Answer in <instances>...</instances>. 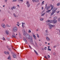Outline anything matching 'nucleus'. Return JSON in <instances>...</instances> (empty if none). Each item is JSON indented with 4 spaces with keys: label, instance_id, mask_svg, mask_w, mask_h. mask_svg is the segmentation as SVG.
I'll use <instances>...</instances> for the list:
<instances>
[{
    "label": "nucleus",
    "instance_id": "1",
    "mask_svg": "<svg viewBox=\"0 0 60 60\" xmlns=\"http://www.w3.org/2000/svg\"><path fill=\"white\" fill-rule=\"evenodd\" d=\"M57 9V8H54L52 10V12L51 14V16H52L53 14L55 13L56 10Z\"/></svg>",
    "mask_w": 60,
    "mask_h": 60
},
{
    "label": "nucleus",
    "instance_id": "2",
    "mask_svg": "<svg viewBox=\"0 0 60 60\" xmlns=\"http://www.w3.org/2000/svg\"><path fill=\"white\" fill-rule=\"evenodd\" d=\"M51 9L50 10H47L46 11V13H49L52 10V9H53V8H54V6H53L52 5H51Z\"/></svg>",
    "mask_w": 60,
    "mask_h": 60
},
{
    "label": "nucleus",
    "instance_id": "3",
    "mask_svg": "<svg viewBox=\"0 0 60 60\" xmlns=\"http://www.w3.org/2000/svg\"><path fill=\"white\" fill-rule=\"evenodd\" d=\"M25 35L26 39H28V40L30 39V36L29 35H28V34H26Z\"/></svg>",
    "mask_w": 60,
    "mask_h": 60
},
{
    "label": "nucleus",
    "instance_id": "4",
    "mask_svg": "<svg viewBox=\"0 0 60 60\" xmlns=\"http://www.w3.org/2000/svg\"><path fill=\"white\" fill-rule=\"evenodd\" d=\"M26 4H27V6L28 7H29L30 6V4L29 3V1H26Z\"/></svg>",
    "mask_w": 60,
    "mask_h": 60
},
{
    "label": "nucleus",
    "instance_id": "5",
    "mask_svg": "<svg viewBox=\"0 0 60 60\" xmlns=\"http://www.w3.org/2000/svg\"><path fill=\"white\" fill-rule=\"evenodd\" d=\"M13 30L15 32H16L18 30V29L16 27H15L13 28Z\"/></svg>",
    "mask_w": 60,
    "mask_h": 60
},
{
    "label": "nucleus",
    "instance_id": "6",
    "mask_svg": "<svg viewBox=\"0 0 60 60\" xmlns=\"http://www.w3.org/2000/svg\"><path fill=\"white\" fill-rule=\"evenodd\" d=\"M1 26L3 28H5V24L4 23H2L1 25Z\"/></svg>",
    "mask_w": 60,
    "mask_h": 60
},
{
    "label": "nucleus",
    "instance_id": "7",
    "mask_svg": "<svg viewBox=\"0 0 60 60\" xmlns=\"http://www.w3.org/2000/svg\"><path fill=\"white\" fill-rule=\"evenodd\" d=\"M30 41L31 43H33V37H31L30 39Z\"/></svg>",
    "mask_w": 60,
    "mask_h": 60
},
{
    "label": "nucleus",
    "instance_id": "8",
    "mask_svg": "<svg viewBox=\"0 0 60 60\" xmlns=\"http://www.w3.org/2000/svg\"><path fill=\"white\" fill-rule=\"evenodd\" d=\"M4 54H6L7 55L9 54V52L4 51Z\"/></svg>",
    "mask_w": 60,
    "mask_h": 60
},
{
    "label": "nucleus",
    "instance_id": "9",
    "mask_svg": "<svg viewBox=\"0 0 60 60\" xmlns=\"http://www.w3.org/2000/svg\"><path fill=\"white\" fill-rule=\"evenodd\" d=\"M49 29H52V26H51V24H49Z\"/></svg>",
    "mask_w": 60,
    "mask_h": 60
},
{
    "label": "nucleus",
    "instance_id": "10",
    "mask_svg": "<svg viewBox=\"0 0 60 60\" xmlns=\"http://www.w3.org/2000/svg\"><path fill=\"white\" fill-rule=\"evenodd\" d=\"M23 40L27 44V41L26 40V39L25 38H23Z\"/></svg>",
    "mask_w": 60,
    "mask_h": 60
},
{
    "label": "nucleus",
    "instance_id": "11",
    "mask_svg": "<svg viewBox=\"0 0 60 60\" xmlns=\"http://www.w3.org/2000/svg\"><path fill=\"white\" fill-rule=\"evenodd\" d=\"M46 40H47L48 41H49L50 40V39H49V38L47 36L46 37Z\"/></svg>",
    "mask_w": 60,
    "mask_h": 60
},
{
    "label": "nucleus",
    "instance_id": "12",
    "mask_svg": "<svg viewBox=\"0 0 60 60\" xmlns=\"http://www.w3.org/2000/svg\"><path fill=\"white\" fill-rule=\"evenodd\" d=\"M13 15L14 16L15 18H17L18 17V16L16 15L15 13H14L13 14Z\"/></svg>",
    "mask_w": 60,
    "mask_h": 60
},
{
    "label": "nucleus",
    "instance_id": "13",
    "mask_svg": "<svg viewBox=\"0 0 60 60\" xmlns=\"http://www.w3.org/2000/svg\"><path fill=\"white\" fill-rule=\"evenodd\" d=\"M8 60H11V56L10 55H9L8 57Z\"/></svg>",
    "mask_w": 60,
    "mask_h": 60
},
{
    "label": "nucleus",
    "instance_id": "14",
    "mask_svg": "<svg viewBox=\"0 0 60 60\" xmlns=\"http://www.w3.org/2000/svg\"><path fill=\"white\" fill-rule=\"evenodd\" d=\"M13 56L14 58H16V57H17V56H16V55L15 54H14L13 55Z\"/></svg>",
    "mask_w": 60,
    "mask_h": 60
},
{
    "label": "nucleus",
    "instance_id": "15",
    "mask_svg": "<svg viewBox=\"0 0 60 60\" xmlns=\"http://www.w3.org/2000/svg\"><path fill=\"white\" fill-rule=\"evenodd\" d=\"M53 21L54 23H57V20H54Z\"/></svg>",
    "mask_w": 60,
    "mask_h": 60
},
{
    "label": "nucleus",
    "instance_id": "16",
    "mask_svg": "<svg viewBox=\"0 0 60 60\" xmlns=\"http://www.w3.org/2000/svg\"><path fill=\"white\" fill-rule=\"evenodd\" d=\"M34 52H35L36 54L37 55H38V53H37V52L34 49Z\"/></svg>",
    "mask_w": 60,
    "mask_h": 60
},
{
    "label": "nucleus",
    "instance_id": "17",
    "mask_svg": "<svg viewBox=\"0 0 60 60\" xmlns=\"http://www.w3.org/2000/svg\"><path fill=\"white\" fill-rule=\"evenodd\" d=\"M33 36L34 39H35V40H36V36H35V35H33Z\"/></svg>",
    "mask_w": 60,
    "mask_h": 60
},
{
    "label": "nucleus",
    "instance_id": "18",
    "mask_svg": "<svg viewBox=\"0 0 60 60\" xmlns=\"http://www.w3.org/2000/svg\"><path fill=\"white\" fill-rule=\"evenodd\" d=\"M22 32H24V35H25V34H26V31H25V30L24 29L23 30H22Z\"/></svg>",
    "mask_w": 60,
    "mask_h": 60
},
{
    "label": "nucleus",
    "instance_id": "19",
    "mask_svg": "<svg viewBox=\"0 0 60 60\" xmlns=\"http://www.w3.org/2000/svg\"><path fill=\"white\" fill-rule=\"evenodd\" d=\"M40 21H43L44 20V18H40Z\"/></svg>",
    "mask_w": 60,
    "mask_h": 60
},
{
    "label": "nucleus",
    "instance_id": "20",
    "mask_svg": "<svg viewBox=\"0 0 60 60\" xmlns=\"http://www.w3.org/2000/svg\"><path fill=\"white\" fill-rule=\"evenodd\" d=\"M57 19V16H55L53 18L54 19Z\"/></svg>",
    "mask_w": 60,
    "mask_h": 60
},
{
    "label": "nucleus",
    "instance_id": "21",
    "mask_svg": "<svg viewBox=\"0 0 60 60\" xmlns=\"http://www.w3.org/2000/svg\"><path fill=\"white\" fill-rule=\"evenodd\" d=\"M12 37H14V38H16V35H13L12 36Z\"/></svg>",
    "mask_w": 60,
    "mask_h": 60
},
{
    "label": "nucleus",
    "instance_id": "22",
    "mask_svg": "<svg viewBox=\"0 0 60 60\" xmlns=\"http://www.w3.org/2000/svg\"><path fill=\"white\" fill-rule=\"evenodd\" d=\"M6 33L7 34H9V32L8 31L6 30Z\"/></svg>",
    "mask_w": 60,
    "mask_h": 60
},
{
    "label": "nucleus",
    "instance_id": "23",
    "mask_svg": "<svg viewBox=\"0 0 60 60\" xmlns=\"http://www.w3.org/2000/svg\"><path fill=\"white\" fill-rule=\"evenodd\" d=\"M13 9H14V10H15L16 9V6H13Z\"/></svg>",
    "mask_w": 60,
    "mask_h": 60
},
{
    "label": "nucleus",
    "instance_id": "24",
    "mask_svg": "<svg viewBox=\"0 0 60 60\" xmlns=\"http://www.w3.org/2000/svg\"><path fill=\"white\" fill-rule=\"evenodd\" d=\"M6 26H7V27H11V25H9L8 24H7L6 25Z\"/></svg>",
    "mask_w": 60,
    "mask_h": 60
},
{
    "label": "nucleus",
    "instance_id": "25",
    "mask_svg": "<svg viewBox=\"0 0 60 60\" xmlns=\"http://www.w3.org/2000/svg\"><path fill=\"white\" fill-rule=\"evenodd\" d=\"M46 13H44L43 14H42L41 15V16H44V15H45V14Z\"/></svg>",
    "mask_w": 60,
    "mask_h": 60
},
{
    "label": "nucleus",
    "instance_id": "26",
    "mask_svg": "<svg viewBox=\"0 0 60 60\" xmlns=\"http://www.w3.org/2000/svg\"><path fill=\"white\" fill-rule=\"evenodd\" d=\"M22 27H24V24H25L23 22H22Z\"/></svg>",
    "mask_w": 60,
    "mask_h": 60
},
{
    "label": "nucleus",
    "instance_id": "27",
    "mask_svg": "<svg viewBox=\"0 0 60 60\" xmlns=\"http://www.w3.org/2000/svg\"><path fill=\"white\" fill-rule=\"evenodd\" d=\"M60 5V3H59L57 4L56 5L57 6H59Z\"/></svg>",
    "mask_w": 60,
    "mask_h": 60
},
{
    "label": "nucleus",
    "instance_id": "28",
    "mask_svg": "<svg viewBox=\"0 0 60 60\" xmlns=\"http://www.w3.org/2000/svg\"><path fill=\"white\" fill-rule=\"evenodd\" d=\"M51 26H52V27H54L55 26V25H52L51 24Z\"/></svg>",
    "mask_w": 60,
    "mask_h": 60
},
{
    "label": "nucleus",
    "instance_id": "29",
    "mask_svg": "<svg viewBox=\"0 0 60 60\" xmlns=\"http://www.w3.org/2000/svg\"><path fill=\"white\" fill-rule=\"evenodd\" d=\"M49 9H50V7H47V10H49Z\"/></svg>",
    "mask_w": 60,
    "mask_h": 60
},
{
    "label": "nucleus",
    "instance_id": "30",
    "mask_svg": "<svg viewBox=\"0 0 60 60\" xmlns=\"http://www.w3.org/2000/svg\"><path fill=\"white\" fill-rule=\"evenodd\" d=\"M53 22V20H51L50 21V23H52Z\"/></svg>",
    "mask_w": 60,
    "mask_h": 60
},
{
    "label": "nucleus",
    "instance_id": "31",
    "mask_svg": "<svg viewBox=\"0 0 60 60\" xmlns=\"http://www.w3.org/2000/svg\"><path fill=\"white\" fill-rule=\"evenodd\" d=\"M7 41H10V38H7Z\"/></svg>",
    "mask_w": 60,
    "mask_h": 60
},
{
    "label": "nucleus",
    "instance_id": "32",
    "mask_svg": "<svg viewBox=\"0 0 60 60\" xmlns=\"http://www.w3.org/2000/svg\"><path fill=\"white\" fill-rule=\"evenodd\" d=\"M2 39L3 40V41H6V40L5 39V38L4 37L2 38Z\"/></svg>",
    "mask_w": 60,
    "mask_h": 60
},
{
    "label": "nucleus",
    "instance_id": "33",
    "mask_svg": "<svg viewBox=\"0 0 60 60\" xmlns=\"http://www.w3.org/2000/svg\"><path fill=\"white\" fill-rule=\"evenodd\" d=\"M32 2L34 3V2H36V0H32Z\"/></svg>",
    "mask_w": 60,
    "mask_h": 60
},
{
    "label": "nucleus",
    "instance_id": "34",
    "mask_svg": "<svg viewBox=\"0 0 60 60\" xmlns=\"http://www.w3.org/2000/svg\"><path fill=\"white\" fill-rule=\"evenodd\" d=\"M39 1V0H36V2L38 3Z\"/></svg>",
    "mask_w": 60,
    "mask_h": 60
},
{
    "label": "nucleus",
    "instance_id": "35",
    "mask_svg": "<svg viewBox=\"0 0 60 60\" xmlns=\"http://www.w3.org/2000/svg\"><path fill=\"white\" fill-rule=\"evenodd\" d=\"M28 32L29 33H31V30H29L28 31Z\"/></svg>",
    "mask_w": 60,
    "mask_h": 60
},
{
    "label": "nucleus",
    "instance_id": "36",
    "mask_svg": "<svg viewBox=\"0 0 60 60\" xmlns=\"http://www.w3.org/2000/svg\"><path fill=\"white\" fill-rule=\"evenodd\" d=\"M7 1H8V0H4V2L5 3H7Z\"/></svg>",
    "mask_w": 60,
    "mask_h": 60
},
{
    "label": "nucleus",
    "instance_id": "37",
    "mask_svg": "<svg viewBox=\"0 0 60 60\" xmlns=\"http://www.w3.org/2000/svg\"><path fill=\"white\" fill-rule=\"evenodd\" d=\"M46 22H49L50 23V20H48L46 21Z\"/></svg>",
    "mask_w": 60,
    "mask_h": 60
},
{
    "label": "nucleus",
    "instance_id": "38",
    "mask_svg": "<svg viewBox=\"0 0 60 60\" xmlns=\"http://www.w3.org/2000/svg\"><path fill=\"white\" fill-rule=\"evenodd\" d=\"M37 37H38V38H39V34H37Z\"/></svg>",
    "mask_w": 60,
    "mask_h": 60
},
{
    "label": "nucleus",
    "instance_id": "39",
    "mask_svg": "<svg viewBox=\"0 0 60 60\" xmlns=\"http://www.w3.org/2000/svg\"><path fill=\"white\" fill-rule=\"evenodd\" d=\"M17 7L18 8H19V7H20L19 6V5H17Z\"/></svg>",
    "mask_w": 60,
    "mask_h": 60
},
{
    "label": "nucleus",
    "instance_id": "40",
    "mask_svg": "<svg viewBox=\"0 0 60 60\" xmlns=\"http://www.w3.org/2000/svg\"><path fill=\"white\" fill-rule=\"evenodd\" d=\"M44 49H45V50H46L47 49V47H45L44 48Z\"/></svg>",
    "mask_w": 60,
    "mask_h": 60
},
{
    "label": "nucleus",
    "instance_id": "41",
    "mask_svg": "<svg viewBox=\"0 0 60 60\" xmlns=\"http://www.w3.org/2000/svg\"><path fill=\"white\" fill-rule=\"evenodd\" d=\"M17 1V0H13V2H16Z\"/></svg>",
    "mask_w": 60,
    "mask_h": 60
},
{
    "label": "nucleus",
    "instance_id": "42",
    "mask_svg": "<svg viewBox=\"0 0 60 60\" xmlns=\"http://www.w3.org/2000/svg\"><path fill=\"white\" fill-rule=\"evenodd\" d=\"M18 24H17V26H19V22H17Z\"/></svg>",
    "mask_w": 60,
    "mask_h": 60
},
{
    "label": "nucleus",
    "instance_id": "43",
    "mask_svg": "<svg viewBox=\"0 0 60 60\" xmlns=\"http://www.w3.org/2000/svg\"><path fill=\"white\" fill-rule=\"evenodd\" d=\"M58 21H60V18H59L58 19Z\"/></svg>",
    "mask_w": 60,
    "mask_h": 60
},
{
    "label": "nucleus",
    "instance_id": "44",
    "mask_svg": "<svg viewBox=\"0 0 60 60\" xmlns=\"http://www.w3.org/2000/svg\"><path fill=\"white\" fill-rule=\"evenodd\" d=\"M34 43L36 45H37V43H36V42L35 41H34Z\"/></svg>",
    "mask_w": 60,
    "mask_h": 60
},
{
    "label": "nucleus",
    "instance_id": "45",
    "mask_svg": "<svg viewBox=\"0 0 60 60\" xmlns=\"http://www.w3.org/2000/svg\"><path fill=\"white\" fill-rule=\"evenodd\" d=\"M45 36H48V34L46 33L45 35Z\"/></svg>",
    "mask_w": 60,
    "mask_h": 60
},
{
    "label": "nucleus",
    "instance_id": "46",
    "mask_svg": "<svg viewBox=\"0 0 60 60\" xmlns=\"http://www.w3.org/2000/svg\"><path fill=\"white\" fill-rule=\"evenodd\" d=\"M20 1H21V2H23V0H19Z\"/></svg>",
    "mask_w": 60,
    "mask_h": 60
},
{
    "label": "nucleus",
    "instance_id": "47",
    "mask_svg": "<svg viewBox=\"0 0 60 60\" xmlns=\"http://www.w3.org/2000/svg\"><path fill=\"white\" fill-rule=\"evenodd\" d=\"M29 48H30V49H32V48H31V46H30V45H29Z\"/></svg>",
    "mask_w": 60,
    "mask_h": 60
},
{
    "label": "nucleus",
    "instance_id": "48",
    "mask_svg": "<svg viewBox=\"0 0 60 60\" xmlns=\"http://www.w3.org/2000/svg\"><path fill=\"white\" fill-rule=\"evenodd\" d=\"M48 58H49V57H50V56H49V55H48Z\"/></svg>",
    "mask_w": 60,
    "mask_h": 60
},
{
    "label": "nucleus",
    "instance_id": "49",
    "mask_svg": "<svg viewBox=\"0 0 60 60\" xmlns=\"http://www.w3.org/2000/svg\"><path fill=\"white\" fill-rule=\"evenodd\" d=\"M53 54L54 55H56V53L55 52H54L53 53Z\"/></svg>",
    "mask_w": 60,
    "mask_h": 60
},
{
    "label": "nucleus",
    "instance_id": "50",
    "mask_svg": "<svg viewBox=\"0 0 60 60\" xmlns=\"http://www.w3.org/2000/svg\"><path fill=\"white\" fill-rule=\"evenodd\" d=\"M44 1H43L42 2V4H44Z\"/></svg>",
    "mask_w": 60,
    "mask_h": 60
},
{
    "label": "nucleus",
    "instance_id": "51",
    "mask_svg": "<svg viewBox=\"0 0 60 60\" xmlns=\"http://www.w3.org/2000/svg\"><path fill=\"white\" fill-rule=\"evenodd\" d=\"M45 32H46V33H48V31H47V30H46L45 31Z\"/></svg>",
    "mask_w": 60,
    "mask_h": 60
},
{
    "label": "nucleus",
    "instance_id": "52",
    "mask_svg": "<svg viewBox=\"0 0 60 60\" xmlns=\"http://www.w3.org/2000/svg\"><path fill=\"white\" fill-rule=\"evenodd\" d=\"M8 49H9V50L11 51V49L10 48H8Z\"/></svg>",
    "mask_w": 60,
    "mask_h": 60
},
{
    "label": "nucleus",
    "instance_id": "53",
    "mask_svg": "<svg viewBox=\"0 0 60 60\" xmlns=\"http://www.w3.org/2000/svg\"><path fill=\"white\" fill-rule=\"evenodd\" d=\"M60 12V11H59L57 12V13H59Z\"/></svg>",
    "mask_w": 60,
    "mask_h": 60
},
{
    "label": "nucleus",
    "instance_id": "54",
    "mask_svg": "<svg viewBox=\"0 0 60 60\" xmlns=\"http://www.w3.org/2000/svg\"><path fill=\"white\" fill-rule=\"evenodd\" d=\"M44 57H45V58H46V59H47V57H46V56H44Z\"/></svg>",
    "mask_w": 60,
    "mask_h": 60
},
{
    "label": "nucleus",
    "instance_id": "55",
    "mask_svg": "<svg viewBox=\"0 0 60 60\" xmlns=\"http://www.w3.org/2000/svg\"><path fill=\"white\" fill-rule=\"evenodd\" d=\"M11 9L12 10H13V7L11 8Z\"/></svg>",
    "mask_w": 60,
    "mask_h": 60
},
{
    "label": "nucleus",
    "instance_id": "56",
    "mask_svg": "<svg viewBox=\"0 0 60 60\" xmlns=\"http://www.w3.org/2000/svg\"><path fill=\"white\" fill-rule=\"evenodd\" d=\"M42 10H43V7H42Z\"/></svg>",
    "mask_w": 60,
    "mask_h": 60
},
{
    "label": "nucleus",
    "instance_id": "57",
    "mask_svg": "<svg viewBox=\"0 0 60 60\" xmlns=\"http://www.w3.org/2000/svg\"><path fill=\"white\" fill-rule=\"evenodd\" d=\"M13 35H15V34L13 33Z\"/></svg>",
    "mask_w": 60,
    "mask_h": 60
},
{
    "label": "nucleus",
    "instance_id": "58",
    "mask_svg": "<svg viewBox=\"0 0 60 60\" xmlns=\"http://www.w3.org/2000/svg\"><path fill=\"white\" fill-rule=\"evenodd\" d=\"M49 49V51H51V49L50 48Z\"/></svg>",
    "mask_w": 60,
    "mask_h": 60
},
{
    "label": "nucleus",
    "instance_id": "59",
    "mask_svg": "<svg viewBox=\"0 0 60 60\" xmlns=\"http://www.w3.org/2000/svg\"><path fill=\"white\" fill-rule=\"evenodd\" d=\"M56 46L55 45V46H54V48H56Z\"/></svg>",
    "mask_w": 60,
    "mask_h": 60
},
{
    "label": "nucleus",
    "instance_id": "60",
    "mask_svg": "<svg viewBox=\"0 0 60 60\" xmlns=\"http://www.w3.org/2000/svg\"><path fill=\"white\" fill-rule=\"evenodd\" d=\"M3 7H5V5H4L3 6Z\"/></svg>",
    "mask_w": 60,
    "mask_h": 60
},
{
    "label": "nucleus",
    "instance_id": "61",
    "mask_svg": "<svg viewBox=\"0 0 60 60\" xmlns=\"http://www.w3.org/2000/svg\"><path fill=\"white\" fill-rule=\"evenodd\" d=\"M38 30H38V29L36 30V31H38Z\"/></svg>",
    "mask_w": 60,
    "mask_h": 60
},
{
    "label": "nucleus",
    "instance_id": "62",
    "mask_svg": "<svg viewBox=\"0 0 60 60\" xmlns=\"http://www.w3.org/2000/svg\"><path fill=\"white\" fill-rule=\"evenodd\" d=\"M48 51L49 50V48H48Z\"/></svg>",
    "mask_w": 60,
    "mask_h": 60
},
{
    "label": "nucleus",
    "instance_id": "63",
    "mask_svg": "<svg viewBox=\"0 0 60 60\" xmlns=\"http://www.w3.org/2000/svg\"><path fill=\"white\" fill-rule=\"evenodd\" d=\"M48 48H50V46H48Z\"/></svg>",
    "mask_w": 60,
    "mask_h": 60
},
{
    "label": "nucleus",
    "instance_id": "64",
    "mask_svg": "<svg viewBox=\"0 0 60 60\" xmlns=\"http://www.w3.org/2000/svg\"><path fill=\"white\" fill-rule=\"evenodd\" d=\"M45 6H47V4H46V5H45Z\"/></svg>",
    "mask_w": 60,
    "mask_h": 60
}]
</instances>
